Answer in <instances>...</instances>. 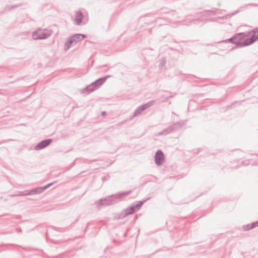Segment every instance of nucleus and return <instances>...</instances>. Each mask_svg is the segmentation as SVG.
I'll use <instances>...</instances> for the list:
<instances>
[{
  "label": "nucleus",
  "mask_w": 258,
  "mask_h": 258,
  "mask_svg": "<svg viewBox=\"0 0 258 258\" xmlns=\"http://www.w3.org/2000/svg\"><path fill=\"white\" fill-rule=\"evenodd\" d=\"M44 189L43 187H38L36 188H34L30 190L28 192L26 193L25 195H34L40 194L44 191Z\"/></svg>",
  "instance_id": "12"
},
{
  "label": "nucleus",
  "mask_w": 258,
  "mask_h": 258,
  "mask_svg": "<svg viewBox=\"0 0 258 258\" xmlns=\"http://www.w3.org/2000/svg\"><path fill=\"white\" fill-rule=\"evenodd\" d=\"M124 212H125V215H128L134 213L136 211L132 205L130 207L125 209Z\"/></svg>",
  "instance_id": "16"
},
{
  "label": "nucleus",
  "mask_w": 258,
  "mask_h": 258,
  "mask_svg": "<svg viewBox=\"0 0 258 258\" xmlns=\"http://www.w3.org/2000/svg\"><path fill=\"white\" fill-rule=\"evenodd\" d=\"M247 36L249 38L244 39V43L242 46H248L251 45L258 39V28L253 29L251 32L248 33Z\"/></svg>",
  "instance_id": "6"
},
{
  "label": "nucleus",
  "mask_w": 258,
  "mask_h": 258,
  "mask_svg": "<svg viewBox=\"0 0 258 258\" xmlns=\"http://www.w3.org/2000/svg\"><path fill=\"white\" fill-rule=\"evenodd\" d=\"M127 216V215H125V212H124L123 211V212H122L118 215L117 219H122L123 218H125Z\"/></svg>",
  "instance_id": "22"
},
{
  "label": "nucleus",
  "mask_w": 258,
  "mask_h": 258,
  "mask_svg": "<svg viewBox=\"0 0 258 258\" xmlns=\"http://www.w3.org/2000/svg\"><path fill=\"white\" fill-rule=\"evenodd\" d=\"M75 39L72 37H70L68 40L65 42L64 45V50H69L73 45L76 44Z\"/></svg>",
  "instance_id": "11"
},
{
  "label": "nucleus",
  "mask_w": 258,
  "mask_h": 258,
  "mask_svg": "<svg viewBox=\"0 0 258 258\" xmlns=\"http://www.w3.org/2000/svg\"><path fill=\"white\" fill-rule=\"evenodd\" d=\"M51 35V32L48 30L39 29L34 31L32 37L34 40L45 39Z\"/></svg>",
  "instance_id": "7"
},
{
  "label": "nucleus",
  "mask_w": 258,
  "mask_h": 258,
  "mask_svg": "<svg viewBox=\"0 0 258 258\" xmlns=\"http://www.w3.org/2000/svg\"><path fill=\"white\" fill-rule=\"evenodd\" d=\"M166 61L165 57H163L160 59V63H159V68H162L166 64Z\"/></svg>",
  "instance_id": "20"
},
{
  "label": "nucleus",
  "mask_w": 258,
  "mask_h": 258,
  "mask_svg": "<svg viewBox=\"0 0 258 258\" xmlns=\"http://www.w3.org/2000/svg\"><path fill=\"white\" fill-rule=\"evenodd\" d=\"M11 6H6V7H5V10H8V11H11L12 10V9H10V7H11Z\"/></svg>",
  "instance_id": "27"
},
{
  "label": "nucleus",
  "mask_w": 258,
  "mask_h": 258,
  "mask_svg": "<svg viewBox=\"0 0 258 258\" xmlns=\"http://www.w3.org/2000/svg\"><path fill=\"white\" fill-rule=\"evenodd\" d=\"M179 16L174 11H169L167 9H162L159 16L156 17L154 22L159 26L165 25L167 22L177 21Z\"/></svg>",
  "instance_id": "1"
},
{
  "label": "nucleus",
  "mask_w": 258,
  "mask_h": 258,
  "mask_svg": "<svg viewBox=\"0 0 258 258\" xmlns=\"http://www.w3.org/2000/svg\"><path fill=\"white\" fill-rule=\"evenodd\" d=\"M165 160V156L163 152L161 150H158L155 153V162L158 166L161 165Z\"/></svg>",
  "instance_id": "9"
},
{
  "label": "nucleus",
  "mask_w": 258,
  "mask_h": 258,
  "mask_svg": "<svg viewBox=\"0 0 258 258\" xmlns=\"http://www.w3.org/2000/svg\"><path fill=\"white\" fill-rule=\"evenodd\" d=\"M52 141L51 139L42 140L34 147V150L36 151L42 150L48 146L52 143Z\"/></svg>",
  "instance_id": "10"
},
{
  "label": "nucleus",
  "mask_w": 258,
  "mask_h": 258,
  "mask_svg": "<svg viewBox=\"0 0 258 258\" xmlns=\"http://www.w3.org/2000/svg\"><path fill=\"white\" fill-rule=\"evenodd\" d=\"M156 103V101L155 100H151L144 104H143V107H144V109H146L147 108H150V107L153 106Z\"/></svg>",
  "instance_id": "18"
},
{
  "label": "nucleus",
  "mask_w": 258,
  "mask_h": 258,
  "mask_svg": "<svg viewBox=\"0 0 258 258\" xmlns=\"http://www.w3.org/2000/svg\"><path fill=\"white\" fill-rule=\"evenodd\" d=\"M201 14L202 16L203 17H208L209 16V13H201V12L199 13H197V14Z\"/></svg>",
  "instance_id": "26"
},
{
  "label": "nucleus",
  "mask_w": 258,
  "mask_h": 258,
  "mask_svg": "<svg viewBox=\"0 0 258 258\" xmlns=\"http://www.w3.org/2000/svg\"><path fill=\"white\" fill-rule=\"evenodd\" d=\"M83 13L81 11H77L76 13L75 18V23L77 25H80L82 22Z\"/></svg>",
  "instance_id": "13"
},
{
  "label": "nucleus",
  "mask_w": 258,
  "mask_h": 258,
  "mask_svg": "<svg viewBox=\"0 0 258 258\" xmlns=\"http://www.w3.org/2000/svg\"><path fill=\"white\" fill-rule=\"evenodd\" d=\"M168 98V97H167L166 98V100H167Z\"/></svg>",
  "instance_id": "34"
},
{
  "label": "nucleus",
  "mask_w": 258,
  "mask_h": 258,
  "mask_svg": "<svg viewBox=\"0 0 258 258\" xmlns=\"http://www.w3.org/2000/svg\"><path fill=\"white\" fill-rule=\"evenodd\" d=\"M53 184V182H51V183H49L47 184V185H46L44 186H42L44 189V190H45L46 189L48 188V187H49Z\"/></svg>",
  "instance_id": "24"
},
{
  "label": "nucleus",
  "mask_w": 258,
  "mask_h": 258,
  "mask_svg": "<svg viewBox=\"0 0 258 258\" xmlns=\"http://www.w3.org/2000/svg\"><path fill=\"white\" fill-rule=\"evenodd\" d=\"M16 230H17V232L18 233L22 232V229L21 228H17Z\"/></svg>",
  "instance_id": "30"
},
{
  "label": "nucleus",
  "mask_w": 258,
  "mask_h": 258,
  "mask_svg": "<svg viewBox=\"0 0 258 258\" xmlns=\"http://www.w3.org/2000/svg\"><path fill=\"white\" fill-rule=\"evenodd\" d=\"M217 11H218V13L219 14H221L223 10H217Z\"/></svg>",
  "instance_id": "31"
},
{
  "label": "nucleus",
  "mask_w": 258,
  "mask_h": 258,
  "mask_svg": "<svg viewBox=\"0 0 258 258\" xmlns=\"http://www.w3.org/2000/svg\"><path fill=\"white\" fill-rule=\"evenodd\" d=\"M248 6H257V5L253 4H249L246 5L244 7H240L238 10H237L233 13H232L231 14H228L227 15H225V16H224L222 17H218V18H212V19H209V20H210L211 21H216L217 19H221V20H226V19L230 18L231 17L237 14L239 12L243 11L246 8V7Z\"/></svg>",
  "instance_id": "8"
},
{
  "label": "nucleus",
  "mask_w": 258,
  "mask_h": 258,
  "mask_svg": "<svg viewBox=\"0 0 258 258\" xmlns=\"http://www.w3.org/2000/svg\"><path fill=\"white\" fill-rule=\"evenodd\" d=\"M201 13H209V16L215 15L217 13V10H205L204 11L201 12Z\"/></svg>",
  "instance_id": "19"
},
{
  "label": "nucleus",
  "mask_w": 258,
  "mask_h": 258,
  "mask_svg": "<svg viewBox=\"0 0 258 258\" xmlns=\"http://www.w3.org/2000/svg\"><path fill=\"white\" fill-rule=\"evenodd\" d=\"M144 110H145L144 107H143V105H141L139 106L135 111L134 112V114L133 115V117H135L139 114H141Z\"/></svg>",
  "instance_id": "17"
},
{
  "label": "nucleus",
  "mask_w": 258,
  "mask_h": 258,
  "mask_svg": "<svg viewBox=\"0 0 258 258\" xmlns=\"http://www.w3.org/2000/svg\"><path fill=\"white\" fill-rule=\"evenodd\" d=\"M25 194H24L23 192H21L18 195L19 196H28L27 195H25Z\"/></svg>",
  "instance_id": "29"
},
{
  "label": "nucleus",
  "mask_w": 258,
  "mask_h": 258,
  "mask_svg": "<svg viewBox=\"0 0 258 258\" xmlns=\"http://www.w3.org/2000/svg\"><path fill=\"white\" fill-rule=\"evenodd\" d=\"M250 225H251V229H253V228L257 227L258 226V221H257L256 222H252L251 224H250Z\"/></svg>",
  "instance_id": "23"
},
{
  "label": "nucleus",
  "mask_w": 258,
  "mask_h": 258,
  "mask_svg": "<svg viewBox=\"0 0 258 258\" xmlns=\"http://www.w3.org/2000/svg\"><path fill=\"white\" fill-rule=\"evenodd\" d=\"M101 114L103 116L105 115L106 114V112L105 111H102Z\"/></svg>",
  "instance_id": "32"
},
{
  "label": "nucleus",
  "mask_w": 258,
  "mask_h": 258,
  "mask_svg": "<svg viewBox=\"0 0 258 258\" xmlns=\"http://www.w3.org/2000/svg\"><path fill=\"white\" fill-rule=\"evenodd\" d=\"M109 77H110V76L107 75L98 79L90 85L83 88L81 91V93L89 94V93L94 91L98 89Z\"/></svg>",
  "instance_id": "3"
},
{
  "label": "nucleus",
  "mask_w": 258,
  "mask_h": 258,
  "mask_svg": "<svg viewBox=\"0 0 258 258\" xmlns=\"http://www.w3.org/2000/svg\"><path fill=\"white\" fill-rule=\"evenodd\" d=\"M21 6H22L21 4L11 6L10 9H13L16 8H18Z\"/></svg>",
  "instance_id": "25"
},
{
  "label": "nucleus",
  "mask_w": 258,
  "mask_h": 258,
  "mask_svg": "<svg viewBox=\"0 0 258 258\" xmlns=\"http://www.w3.org/2000/svg\"><path fill=\"white\" fill-rule=\"evenodd\" d=\"M146 201V200L141 201L138 202L137 203H133L132 205L135 208V210L137 211L141 209L144 203Z\"/></svg>",
  "instance_id": "15"
},
{
  "label": "nucleus",
  "mask_w": 258,
  "mask_h": 258,
  "mask_svg": "<svg viewBox=\"0 0 258 258\" xmlns=\"http://www.w3.org/2000/svg\"><path fill=\"white\" fill-rule=\"evenodd\" d=\"M198 20L203 21H204V19H201V18L195 19L192 20V21H198Z\"/></svg>",
  "instance_id": "28"
},
{
  "label": "nucleus",
  "mask_w": 258,
  "mask_h": 258,
  "mask_svg": "<svg viewBox=\"0 0 258 258\" xmlns=\"http://www.w3.org/2000/svg\"><path fill=\"white\" fill-rule=\"evenodd\" d=\"M247 34L246 32H241L237 33L234 35L232 37L229 39H227L225 40H222L219 42H223V43H232L233 44H235L238 47H242L244 46H242L244 43V40H243L246 37H247Z\"/></svg>",
  "instance_id": "4"
},
{
  "label": "nucleus",
  "mask_w": 258,
  "mask_h": 258,
  "mask_svg": "<svg viewBox=\"0 0 258 258\" xmlns=\"http://www.w3.org/2000/svg\"><path fill=\"white\" fill-rule=\"evenodd\" d=\"M182 126V123L181 122H176L169 126L167 128L163 130L162 131L158 133V136L167 135L172 132H174L180 130Z\"/></svg>",
  "instance_id": "5"
},
{
  "label": "nucleus",
  "mask_w": 258,
  "mask_h": 258,
  "mask_svg": "<svg viewBox=\"0 0 258 258\" xmlns=\"http://www.w3.org/2000/svg\"><path fill=\"white\" fill-rule=\"evenodd\" d=\"M72 37L74 38V39H75V42L77 44L78 42L83 40L87 36L85 34L77 33L73 35Z\"/></svg>",
  "instance_id": "14"
},
{
  "label": "nucleus",
  "mask_w": 258,
  "mask_h": 258,
  "mask_svg": "<svg viewBox=\"0 0 258 258\" xmlns=\"http://www.w3.org/2000/svg\"><path fill=\"white\" fill-rule=\"evenodd\" d=\"M232 105H233V104H232V105H230V106H227V107H228V108L232 107Z\"/></svg>",
  "instance_id": "33"
},
{
  "label": "nucleus",
  "mask_w": 258,
  "mask_h": 258,
  "mask_svg": "<svg viewBox=\"0 0 258 258\" xmlns=\"http://www.w3.org/2000/svg\"><path fill=\"white\" fill-rule=\"evenodd\" d=\"M131 192V190L116 193L111 196H107L104 199H100L96 202L97 207L100 208L101 206H109L117 202V200L121 199Z\"/></svg>",
  "instance_id": "2"
},
{
  "label": "nucleus",
  "mask_w": 258,
  "mask_h": 258,
  "mask_svg": "<svg viewBox=\"0 0 258 258\" xmlns=\"http://www.w3.org/2000/svg\"><path fill=\"white\" fill-rule=\"evenodd\" d=\"M242 229L243 231H248L250 229H252L251 228V225L250 224H248L242 226Z\"/></svg>",
  "instance_id": "21"
}]
</instances>
